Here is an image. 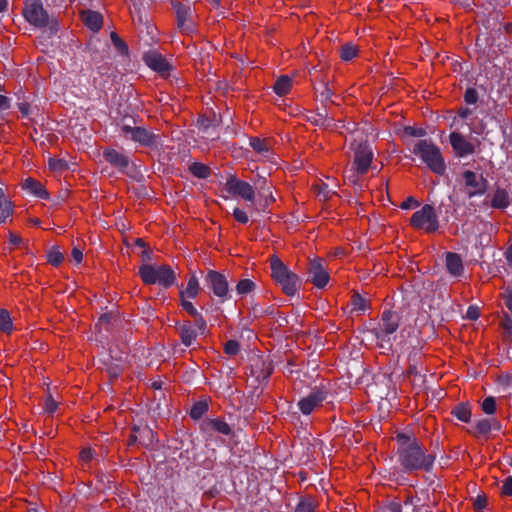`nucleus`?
Here are the masks:
<instances>
[{"mask_svg":"<svg viewBox=\"0 0 512 512\" xmlns=\"http://www.w3.org/2000/svg\"><path fill=\"white\" fill-rule=\"evenodd\" d=\"M397 459L399 465L406 473L417 471L430 472L433 469L436 460V452L428 453L427 450L419 443L413 447L397 450Z\"/></svg>","mask_w":512,"mask_h":512,"instance_id":"1","label":"nucleus"},{"mask_svg":"<svg viewBox=\"0 0 512 512\" xmlns=\"http://www.w3.org/2000/svg\"><path fill=\"white\" fill-rule=\"evenodd\" d=\"M411 152L419 156L427 167L438 175H443L446 171V164L439 147L431 140L422 139L417 141Z\"/></svg>","mask_w":512,"mask_h":512,"instance_id":"2","label":"nucleus"},{"mask_svg":"<svg viewBox=\"0 0 512 512\" xmlns=\"http://www.w3.org/2000/svg\"><path fill=\"white\" fill-rule=\"evenodd\" d=\"M271 276L280 285L283 293L294 296L301 286V280L281 259L273 255L270 259Z\"/></svg>","mask_w":512,"mask_h":512,"instance_id":"3","label":"nucleus"},{"mask_svg":"<svg viewBox=\"0 0 512 512\" xmlns=\"http://www.w3.org/2000/svg\"><path fill=\"white\" fill-rule=\"evenodd\" d=\"M25 19L33 26L48 29L50 34L58 31L56 18L51 17L44 9L41 0H27L23 9Z\"/></svg>","mask_w":512,"mask_h":512,"instance_id":"4","label":"nucleus"},{"mask_svg":"<svg viewBox=\"0 0 512 512\" xmlns=\"http://www.w3.org/2000/svg\"><path fill=\"white\" fill-rule=\"evenodd\" d=\"M139 275L145 284H159L166 289L176 282V274L169 265L155 267L151 264H143L139 268Z\"/></svg>","mask_w":512,"mask_h":512,"instance_id":"5","label":"nucleus"},{"mask_svg":"<svg viewBox=\"0 0 512 512\" xmlns=\"http://www.w3.org/2000/svg\"><path fill=\"white\" fill-rule=\"evenodd\" d=\"M400 315L391 310L383 311L380 322L372 330L375 337L391 345L392 340L396 338V332L400 325Z\"/></svg>","mask_w":512,"mask_h":512,"instance_id":"6","label":"nucleus"},{"mask_svg":"<svg viewBox=\"0 0 512 512\" xmlns=\"http://www.w3.org/2000/svg\"><path fill=\"white\" fill-rule=\"evenodd\" d=\"M132 124L124 122L121 125V132L126 139H129L143 147H154L157 144L158 136L142 126H135L136 120L131 118Z\"/></svg>","mask_w":512,"mask_h":512,"instance_id":"7","label":"nucleus"},{"mask_svg":"<svg viewBox=\"0 0 512 512\" xmlns=\"http://www.w3.org/2000/svg\"><path fill=\"white\" fill-rule=\"evenodd\" d=\"M410 224L427 233L436 232L439 228V221L435 208L430 204L423 205L420 210L414 212L410 219Z\"/></svg>","mask_w":512,"mask_h":512,"instance_id":"8","label":"nucleus"},{"mask_svg":"<svg viewBox=\"0 0 512 512\" xmlns=\"http://www.w3.org/2000/svg\"><path fill=\"white\" fill-rule=\"evenodd\" d=\"M204 283L208 289L219 299L220 303L231 299L229 283L224 274L216 270H208L204 277Z\"/></svg>","mask_w":512,"mask_h":512,"instance_id":"9","label":"nucleus"},{"mask_svg":"<svg viewBox=\"0 0 512 512\" xmlns=\"http://www.w3.org/2000/svg\"><path fill=\"white\" fill-rule=\"evenodd\" d=\"M105 160L120 173L135 178L139 171L130 164L129 157L115 149H106L103 152Z\"/></svg>","mask_w":512,"mask_h":512,"instance_id":"10","label":"nucleus"},{"mask_svg":"<svg viewBox=\"0 0 512 512\" xmlns=\"http://www.w3.org/2000/svg\"><path fill=\"white\" fill-rule=\"evenodd\" d=\"M354 166L357 172L364 175L367 173L373 160V150L368 142H360L353 147Z\"/></svg>","mask_w":512,"mask_h":512,"instance_id":"11","label":"nucleus"},{"mask_svg":"<svg viewBox=\"0 0 512 512\" xmlns=\"http://www.w3.org/2000/svg\"><path fill=\"white\" fill-rule=\"evenodd\" d=\"M308 280L318 289H323L329 282L330 276L323 265V260L315 258L311 260L307 268Z\"/></svg>","mask_w":512,"mask_h":512,"instance_id":"12","label":"nucleus"},{"mask_svg":"<svg viewBox=\"0 0 512 512\" xmlns=\"http://www.w3.org/2000/svg\"><path fill=\"white\" fill-rule=\"evenodd\" d=\"M327 398V392L320 388L313 389L307 396L301 398L298 409L303 415H310L316 408L320 407Z\"/></svg>","mask_w":512,"mask_h":512,"instance_id":"13","label":"nucleus"},{"mask_svg":"<svg viewBox=\"0 0 512 512\" xmlns=\"http://www.w3.org/2000/svg\"><path fill=\"white\" fill-rule=\"evenodd\" d=\"M225 188L230 194L239 196L245 201L252 202L255 199L254 188L248 182L240 180L235 176L227 179Z\"/></svg>","mask_w":512,"mask_h":512,"instance_id":"14","label":"nucleus"},{"mask_svg":"<svg viewBox=\"0 0 512 512\" xmlns=\"http://www.w3.org/2000/svg\"><path fill=\"white\" fill-rule=\"evenodd\" d=\"M463 179L466 187L473 188V190L467 192L469 198L482 196L486 193L488 182L482 175L478 176L475 172L466 170L463 173Z\"/></svg>","mask_w":512,"mask_h":512,"instance_id":"15","label":"nucleus"},{"mask_svg":"<svg viewBox=\"0 0 512 512\" xmlns=\"http://www.w3.org/2000/svg\"><path fill=\"white\" fill-rule=\"evenodd\" d=\"M420 499L406 496L403 502L388 501L378 507L375 512H418L417 506Z\"/></svg>","mask_w":512,"mask_h":512,"instance_id":"16","label":"nucleus"},{"mask_svg":"<svg viewBox=\"0 0 512 512\" xmlns=\"http://www.w3.org/2000/svg\"><path fill=\"white\" fill-rule=\"evenodd\" d=\"M449 141L453 151L458 157H466L475 152L474 145L459 132L450 133Z\"/></svg>","mask_w":512,"mask_h":512,"instance_id":"17","label":"nucleus"},{"mask_svg":"<svg viewBox=\"0 0 512 512\" xmlns=\"http://www.w3.org/2000/svg\"><path fill=\"white\" fill-rule=\"evenodd\" d=\"M501 423L495 418H482L475 422L474 429H468V432L475 437H484L488 439L492 430L500 431Z\"/></svg>","mask_w":512,"mask_h":512,"instance_id":"18","label":"nucleus"},{"mask_svg":"<svg viewBox=\"0 0 512 512\" xmlns=\"http://www.w3.org/2000/svg\"><path fill=\"white\" fill-rule=\"evenodd\" d=\"M200 428L203 433L209 435L214 432L225 436L232 434L230 425L221 418H206L201 422Z\"/></svg>","mask_w":512,"mask_h":512,"instance_id":"19","label":"nucleus"},{"mask_svg":"<svg viewBox=\"0 0 512 512\" xmlns=\"http://www.w3.org/2000/svg\"><path fill=\"white\" fill-rule=\"evenodd\" d=\"M144 62L162 76H168L171 69L169 62L159 53L150 51L144 55Z\"/></svg>","mask_w":512,"mask_h":512,"instance_id":"20","label":"nucleus"},{"mask_svg":"<svg viewBox=\"0 0 512 512\" xmlns=\"http://www.w3.org/2000/svg\"><path fill=\"white\" fill-rule=\"evenodd\" d=\"M177 15V25L185 32H191L194 29V24L190 19L191 9L189 6L177 3L174 5Z\"/></svg>","mask_w":512,"mask_h":512,"instance_id":"21","label":"nucleus"},{"mask_svg":"<svg viewBox=\"0 0 512 512\" xmlns=\"http://www.w3.org/2000/svg\"><path fill=\"white\" fill-rule=\"evenodd\" d=\"M22 189L32 196L40 199H48L49 193L38 180L28 177L22 182Z\"/></svg>","mask_w":512,"mask_h":512,"instance_id":"22","label":"nucleus"},{"mask_svg":"<svg viewBox=\"0 0 512 512\" xmlns=\"http://www.w3.org/2000/svg\"><path fill=\"white\" fill-rule=\"evenodd\" d=\"M177 331L181 340V343L189 347L197 338V332L192 326L190 321H185L182 324H179L177 327Z\"/></svg>","mask_w":512,"mask_h":512,"instance_id":"23","label":"nucleus"},{"mask_svg":"<svg viewBox=\"0 0 512 512\" xmlns=\"http://www.w3.org/2000/svg\"><path fill=\"white\" fill-rule=\"evenodd\" d=\"M445 259L446 268L452 276L458 277L462 275L464 266L459 254L454 252H447Z\"/></svg>","mask_w":512,"mask_h":512,"instance_id":"24","label":"nucleus"},{"mask_svg":"<svg viewBox=\"0 0 512 512\" xmlns=\"http://www.w3.org/2000/svg\"><path fill=\"white\" fill-rule=\"evenodd\" d=\"M82 19L85 25L93 32H98L103 25V16L101 13L87 10L82 13Z\"/></svg>","mask_w":512,"mask_h":512,"instance_id":"25","label":"nucleus"},{"mask_svg":"<svg viewBox=\"0 0 512 512\" xmlns=\"http://www.w3.org/2000/svg\"><path fill=\"white\" fill-rule=\"evenodd\" d=\"M512 203L507 190L503 188H497L491 200V207L495 209L505 210Z\"/></svg>","mask_w":512,"mask_h":512,"instance_id":"26","label":"nucleus"},{"mask_svg":"<svg viewBox=\"0 0 512 512\" xmlns=\"http://www.w3.org/2000/svg\"><path fill=\"white\" fill-rule=\"evenodd\" d=\"M119 321L120 319L116 313L107 312L99 317L95 328L99 332H101L103 329L105 331H110Z\"/></svg>","mask_w":512,"mask_h":512,"instance_id":"27","label":"nucleus"},{"mask_svg":"<svg viewBox=\"0 0 512 512\" xmlns=\"http://www.w3.org/2000/svg\"><path fill=\"white\" fill-rule=\"evenodd\" d=\"M221 123V116L212 113L211 116L201 115L197 120V126L203 133H208L210 129L218 127Z\"/></svg>","mask_w":512,"mask_h":512,"instance_id":"28","label":"nucleus"},{"mask_svg":"<svg viewBox=\"0 0 512 512\" xmlns=\"http://www.w3.org/2000/svg\"><path fill=\"white\" fill-rule=\"evenodd\" d=\"M200 291L199 280L195 274L191 275L187 287L185 290H181L179 293L180 298L187 297L189 299H194L198 296Z\"/></svg>","mask_w":512,"mask_h":512,"instance_id":"29","label":"nucleus"},{"mask_svg":"<svg viewBox=\"0 0 512 512\" xmlns=\"http://www.w3.org/2000/svg\"><path fill=\"white\" fill-rule=\"evenodd\" d=\"M397 443V450L406 449L407 447H413L415 444H419V440L412 433H398L395 437Z\"/></svg>","mask_w":512,"mask_h":512,"instance_id":"30","label":"nucleus"},{"mask_svg":"<svg viewBox=\"0 0 512 512\" xmlns=\"http://www.w3.org/2000/svg\"><path fill=\"white\" fill-rule=\"evenodd\" d=\"M14 206L10 200H8L0 188V224L4 223L12 214Z\"/></svg>","mask_w":512,"mask_h":512,"instance_id":"31","label":"nucleus"},{"mask_svg":"<svg viewBox=\"0 0 512 512\" xmlns=\"http://www.w3.org/2000/svg\"><path fill=\"white\" fill-rule=\"evenodd\" d=\"M291 86L292 78L288 75H282L276 80L273 90L278 96H284L289 93Z\"/></svg>","mask_w":512,"mask_h":512,"instance_id":"32","label":"nucleus"},{"mask_svg":"<svg viewBox=\"0 0 512 512\" xmlns=\"http://www.w3.org/2000/svg\"><path fill=\"white\" fill-rule=\"evenodd\" d=\"M451 414L458 420L468 423L470 422L472 413L467 403H459L451 410Z\"/></svg>","mask_w":512,"mask_h":512,"instance_id":"33","label":"nucleus"},{"mask_svg":"<svg viewBox=\"0 0 512 512\" xmlns=\"http://www.w3.org/2000/svg\"><path fill=\"white\" fill-rule=\"evenodd\" d=\"M209 410V403L206 400H201L195 402L189 412L190 417L193 420H199L205 415Z\"/></svg>","mask_w":512,"mask_h":512,"instance_id":"34","label":"nucleus"},{"mask_svg":"<svg viewBox=\"0 0 512 512\" xmlns=\"http://www.w3.org/2000/svg\"><path fill=\"white\" fill-rule=\"evenodd\" d=\"M256 289V283L251 279L245 278L238 281L235 290L237 295L246 296Z\"/></svg>","mask_w":512,"mask_h":512,"instance_id":"35","label":"nucleus"},{"mask_svg":"<svg viewBox=\"0 0 512 512\" xmlns=\"http://www.w3.org/2000/svg\"><path fill=\"white\" fill-rule=\"evenodd\" d=\"M133 432H138L140 444L147 445L153 441L154 433L150 427L144 426H133Z\"/></svg>","mask_w":512,"mask_h":512,"instance_id":"36","label":"nucleus"},{"mask_svg":"<svg viewBox=\"0 0 512 512\" xmlns=\"http://www.w3.org/2000/svg\"><path fill=\"white\" fill-rule=\"evenodd\" d=\"M110 39L115 49L122 56H129V47L127 43L114 31L110 33Z\"/></svg>","mask_w":512,"mask_h":512,"instance_id":"37","label":"nucleus"},{"mask_svg":"<svg viewBox=\"0 0 512 512\" xmlns=\"http://www.w3.org/2000/svg\"><path fill=\"white\" fill-rule=\"evenodd\" d=\"M316 502L313 497H301L295 507V512H315Z\"/></svg>","mask_w":512,"mask_h":512,"instance_id":"38","label":"nucleus"},{"mask_svg":"<svg viewBox=\"0 0 512 512\" xmlns=\"http://www.w3.org/2000/svg\"><path fill=\"white\" fill-rule=\"evenodd\" d=\"M327 108L320 107L317 108V111L315 113L310 112L305 116L306 121L310 122L314 126H320L323 125V119L326 117Z\"/></svg>","mask_w":512,"mask_h":512,"instance_id":"39","label":"nucleus"},{"mask_svg":"<svg viewBox=\"0 0 512 512\" xmlns=\"http://www.w3.org/2000/svg\"><path fill=\"white\" fill-rule=\"evenodd\" d=\"M190 172L199 179H206L210 175V169L203 163L194 162L189 167Z\"/></svg>","mask_w":512,"mask_h":512,"instance_id":"40","label":"nucleus"},{"mask_svg":"<svg viewBox=\"0 0 512 512\" xmlns=\"http://www.w3.org/2000/svg\"><path fill=\"white\" fill-rule=\"evenodd\" d=\"M0 330L4 333H11L13 331V322L8 310L0 309Z\"/></svg>","mask_w":512,"mask_h":512,"instance_id":"41","label":"nucleus"},{"mask_svg":"<svg viewBox=\"0 0 512 512\" xmlns=\"http://www.w3.org/2000/svg\"><path fill=\"white\" fill-rule=\"evenodd\" d=\"M105 370L111 379H116L122 372V366L119 363H114L112 357L104 360Z\"/></svg>","mask_w":512,"mask_h":512,"instance_id":"42","label":"nucleus"},{"mask_svg":"<svg viewBox=\"0 0 512 512\" xmlns=\"http://www.w3.org/2000/svg\"><path fill=\"white\" fill-rule=\"evenodd\" d=\"M251 313L255 318H259L264 315L276 317V309L274 308V306H268L266 308H263L259 304H254L251 307Z\"/></svg>","mask_w":512,"mask_h":512,"instance_id":"43","label":"nucleus"},{"mask_svg":"<svg viewBox=\"0 0 512 512\" xmlns=\"http://www.w3.org/2000/svg\"><path fill=\"white\" fill-rule=\"evenodd\" d=\"M358 53V49L355 45L352 43H346L341 47L340 50V58L343 61H350L352 60Z\"/></svg>","mask_w":512,"mask_h":512,"instance_id":"44","label":"nucleus"},{"mask_svg":"<svg viewBox=\"0 0 512 512\" xmlns=\"http://www.w3.org/2000/svg\"><path fill=\"white\" fill-rule=\"evenodd\" d=\"M333 96L332 90L328 87L327 83H322L321 91L317 93V99L322 103V107L327 108V103H334L331 98Z\"/></svg>","mask_w":512,"mask_h":512,"instance_id":"45","label":"nucleus"},{"mask_svg":"<svg viewBox=\"0 0 512 512\" xmlns=\"http://www.w3.org/2000/svg\"><path fill=\"white\" fill-rule=\"evenodd\" d=\"M64 256L59 251L58 247L53 246L47 252V261L53 266H59L63 262Z\"/></svg>","mask_w":512,"mask_h":512,"instance_id":"46","label":"nucleus"},{"mask_svg":"<svg viewBox=\"0 0 512 512\" xmlns=\"http://www.w3.org/2000/svg\"><path fill=\"white\" fill-rule=\"evenodd\" d=\"M351 305L353 310L364 312L368 308L366 299H364L358 292H354L351 297Z\"/></svg>","mask_w":512,"mask_h":512,"instance_id":"47","label":"nucleus"},{"mask_svg":"<svg viewBox=\"0 0 512 512\" xmlns=\"http://www.w3.org/2000/svg\"><path fill=\"white\" fill-rule=\"evenodd\" d=\"M254 185L258 190L260 196L265 195L266 193L270 194L271 185L269 184L265 177L258 176L257 179L254 181Z\"/></svg>","mask_w":512,"mask_h":512,"instance_id":"48","label":"nucleus"},{"mask_svg":"<svg viewBox=\"0 0 512 512\" xmlns=\"http://www.w3.org/2000/svg\"><path fill=\"white\" fill-rule=\"evenodd\" d=\"M482 411L487 415H493L496 412V399L493 396L486 397L481 404Z\"/></svg>","mask_w":512,"mask_h":512,"instance_id":"49","label":"nucleus"},{"mask_svg":"<svg viewBox=\"0 0 512 512\" xmlns=\"http://www.w3.org/2000/svg\"><path fill=\"white\" fill-rule=\"evenodd\" d=\"M250 145L258 153H267L269 151V148L265 140L260 139L258 137H252L250 139Z\"/></svg>","mask_w":512,"mask_h":512,"instance_id":"50","label":"nucleus"},{"mask_svg":"<svg viewBox=\"0 0 512 512\" xmlns=\"http://www.w3.org/2000/svg\"><path fill=\"white\" fill-rule=\"evenodd\" d=\"M463 98L467 105L476 104L479 99L478 92L474 87H467Z\"/></svg>","mask_w":512,"mask_h":512,"instance_id":"51","label":"nucleus"},{"mask_svg":"<svg viewBox=\"0 0 512 512\" xmlns=\"http://www.w3.org/2000/svg\"><path fill=\"white\" fill-rule=\"evenodd\" d=\"M403 133L409 137H425L427 135V132L423 128H418L414 126H405L403 128Z\"/></svg>","mask_w":512,"mask_h":512,"instance_id":"52","label":"nucleus"},{"mask_svg":"<svg viewBox=\"0 0 512 512\" xmlns=\"http://www.w3.org/2000/svg\"><path fill=\"white\" fill-rule=\"evenodd\" d=\"M239 351L240 344L236 340L231 339L224 344V352L229 356H235L239 353Z\"/></svg>","mask_w":512,"mask_h":512,"instance_id":"53","label":"nucleus"},{"mask_svg":"<svg viewBox=\"0 0 512 512\" xmlns=\"http://www.w3.org/2000/svg\"><path fill=\"white\" fill-rule=\"evenodd\" d=\"M189 298H180V305L191 317L197 316L198 310L194 307L193 303L188 300Z\"/></svg>","mask_w":512,"mask_h":512,"instance_id":"54","label":"nucleus"},{"mask_svg":"<svg viewBox=\"0 0 512 512\" xmlns=\"http://www.w3.org/2000/svg\"><path fill=\"white\" fill-rule=\"evenodd\" d=\"M58 408V403L54 400L52 395L49 393L45 399L44 404V410L49 413L53 414Z\"/></svg>","mask_w":512,"mask_h":512,"instance_id":"55","label":"nucleus"},{"mask_svg":"<svg viewBox=\"0 0 512 512\" xmlns=\"http://www.w3.org/2000/svg\"><path fill=\"white\" fill-rule=\"evenodd\" d=\"M319 127L330 130H338V123H336L334 117L330 116L329 112L327 111L326 117L323 119V125H320Z\"/></svg>","mask_w":512,"mask_h":512,"instance_id":"56","label":"nucleus"},{"mask_svg":"<svg viewBox=\"0 0 512 512\" xmlns=\"http://www.w3.org/2000/svg\"><path fill=\"white\" fill-rule=\"evenodd\" d=\"M233 217L235 218V220L237 222H239L241 224H246L249 221V217H248L247 213L238 207L234 208Z\"/></svg>","mask_w":512,"mask_h":512,"instance_id":"57","label":"nucleus"},{"mask_svg":"<svg viewBox=\"0 0 512 512\" xmlns=\"http://www.w3.org/2000/svg\"><path fill=\"white\" fill-rule=\"evenodd\" d=\"M406 373L408 376H413L415 378H418L419 380H421L422 383L425 382V375H422L420 373V370L418 369V365H415V363L409 364V367H408Z\"/></svg>","mask_w":512,"mask_h":512,"instance_id":"58","label":"nucleus"},{"mask_svg":"<svg viewBox=\"0 0 512 512\" xmlns=\"http://www.w3.org/2000/svg\"><path fill=\"white\" fill-rule=\"evenodd\" d=\"M17 107L21 112L22 117H29L31 114H33V108L26 101L18 102Z\"/></svg>","mask_w":512,"mask_h":512,"instance_id":"59","label":"nucleus"},{"mask_svg":"<svg viewBox=\"0 0 512 512\" xmlns=\"http://www.w3.org/2000/svg\"><path fill=\"white\" fill-rule=\"evenodd\" d=\"M474 509L481 511L487 506V497L485 495H478L473 503Z\"/></svg>","mask_w":512,"mask_h":512,"instance_id":"60","label":"nucleus"},{"mask_svg":"<svg viewBox=\"0 0 512 512\" xmlns=\"http://www.w3.org/2000/svg\"><path fill=\"white\" fill-rule=\"evenodd\" d=\"M193 318H194L195 327H197V329L200 332H204L207 328V322L204 319V317L202 316V314L198 313L197 316H194Z\"/></svg>","mask_w":512,"mask_h":512,"instance_id":"61","label":"nucleus"},{"mask_svg":"<svg viewBox=\"0 0 512 512\" xmlns=\"http://www.w3.org/2000/svg\"><path fill=\"white\" fill-rule=\"evenodd\" d=\"M359 175L361 174L357 172L356 167H353L352 169L346 172L345 179L348 180L350 183L356 185L359 182Z\"/></svg>","mask_w":512,"mask_h":512,"instance_id":"62","label":"nucleus"},{"mask_svg":"<svg viewBox=\"0 0 512 512\" xmlns=\"http://www.w3.org/2000/svg\"><path fill=\"white\" fill-rule=\"evenodd\" d=\"M501 493L505 496H512V476H509L504 480Z\"/></svg>","mask_w":512,"mask_h":512,"instance_id":"63","label":"nucleus"},{"mask_svg":"<svg viewBox=\"0 0 512 512\" xmlns=\"http://www.w3.org/2000/svg\"><path fill=\"white\" fill-rule=\"evenodd\" d=\"M504 304L512 313V289H507L503 294Z\"/></svg>","mask_w":512,"mask_h":512,"instance_id":"64","label":"nucleus"}]
</instances>
